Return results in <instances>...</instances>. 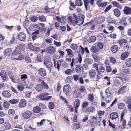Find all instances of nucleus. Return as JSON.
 <instances>
[{
  "label": "nucleus",
  "instance_id": "58836bf2",
  "mask_svg": "<svg viewBox=\"0 0 131 131\" xmlns=\"http://www.w3.org/2000/svg\"><path fill=\"white\" fill-rule=\"evenodd\" d=\"M3 105L4 108H7L9 106L10 104L9 103L7 102H4Z\"/></svg>",
  "mask_w": 131,
  "mask_h": 131
},
{
  "label": "nucleus",
  "instance_id": "37998d69",
  "mask_svg": "<svg viewBox=\"0 0 131 131\" xmlns=\"http://www.w3.org/2000/svg\"><path fill=\"white\" fill-rule=\"evenodd\" d=\"M48 107L50 109H53L54 107V103L52 102H50L49 103Z\"/></svg>",
  "mask_w": 131,
  "mask_h": 131
},
{
  "label": "nucleus",
  "instance_id": "473e14b6",
  "mask_svg": "<svg viewBox=\"0 0 131 131\" xmlns=\"http://www.w3.org/2000/svg\"><path fill=\"white\" fill-rule=\"evenodd\" d=\"M39 20L41 21H45L46 20V18L43 15L40 16L38 17Z\"/></svg>",
  "mask_w": 131,
  "mask_h": 131
},
{
  "label": "nucleus",
  "instance_id": "9b49d317",
  "mask_svg": "<svg viewBox=\"0 0 131 131\" xmlns=\"http://www.w3.org/2000/svg\"><path fill=\"white\" fill-rule=\"evenodd\" d=\"M12 52V49L10 48H8L6 49L4 53L5 56H9L11 54Z\"/></svg>",
  "mask_w": 131,
  "mask_h": 131
},
{
  "label": "nucleus",
  "instance_id": "39448f33",
  "mask_svg": "<svg viewBox=\"0 0 131 131\" xmlns=\"http://www.w3.org/2000/svg\"><path fill=\"white\" fill-rule=\"evenodd\" d=\"M55 50L56 48L55 47L51 46L48 47L46 49L47 52L50 54L53 53L55 52Z\"/></svg>",
  "mask_w": 131,
  "mask_h": 131
},
{
  "label": "nucleus",
  "instance_id": "e433bc0d",
  "mask_svg": "<svg viewBox=\"0 0 131 131\" xmlns=\"http://www.w3.org/2000/svg\"><path fill=\"white\" fill-rule=\"evenodd\" d=\"M106 70L107 72H110L112 71V69L110 65L106 66H105Z\"/></svg>",
  "mask_w": 131,
  "mask_h": 131
},
{
  "label": "nucleus",
  "instance_id": "7c9ffc66",
  "mask_svg": "<svg viewBox=\"0 0 131 131\" xmlns=\"http://www.w3.org/2000/svg\"><path fill=\"white\" fill-rule=\"evenodd\" d=\"M126 86H122L121 88L118 91L119 92H121V93H123L125 92L126 89Z\"/></svg>",
  "mask_w": 131,
  "mask_h": 131
},
{
  "label": "nucleus",
  "instance_id": "49530a36",
  "mask_svg": "<svg viewBox=\"0 0 131 131\" xmlns=\"http://www.w3.org/2000/svg\"><path fill=\"white\" fill-rule=\"evenodd\" d=\"M88 100L91 102H93V97L92 94H90L88 96Z\"/></svg>",
  "mask_w": 131,
  "mask_h": 131
},
{
  "label": "nucleus",
  "instance_id": "7ed1b4c3",
  "mask_svg": "<svg viewBox=\"0 0 131 131\" xmlns=\"http://www.w3.org/2000/svg\"><path fill=\"white\" fill-rule=\"evenodd\" d=\"M84 18L82 16H78L77 19L75 20V23H76L77 25L80 26L82 25L84 23Z\"/></svg>",
  "mask_w": 131,
  "mask_h": 131
},
{
  "label": "nucleus",
  "instance_id": "6e6552de",
  "mask_svg": "<svg viewBox=\"0 0 131 131\" xmlns=\"http://www.w3.org/2000/svg\"><path fill=\"white\" fill-rule=\"evenodd\" d=\"M38 73L41 76H44L46 74V70L43 68H40L38 70Z\"/></svg>",
  "mask_w": 131,
  "mask_h": 131
},
{
  "label": "nucleus",
  "instance_id": "a18cd8bd",
  "mask_svg": "<svg viewBox=\"0 0 131 131\" xmlns=\"http://www.w3.org/2000/svg\"><path fill=\"white\" fill-rule=\"evenodd\" d=\"M18 101L17 99H14L11 100L9 101L10 103L13 104H15L17 103Z\"/></svg>",
  "mask_w": 131,
  "mask_h": 131
},
{
  "label": "nucleus",
  "instance_id": "f8f14e48",
  "mask_svg": "<svg viewBox=\"0 0 131 131\" xmlns=\"http://www.w3.org/2000/svg\"><path fill=\"white\" fill-rule=\"evenodd\" d=\"M26 101L24 99L21 100L19 104V107L20 108H23L25 107L26 105Z\"/></svg>",
  "mask_w": 131,
  "mask_h": 131
},
{
  "label": "nucleus",
  "instance_id": "bf43d9fd",
  "mask_svg": "<svg viewBox=\"0 0 131 131\" xmlns=\"http://www.w3.org/2000/svg\"><path fill=\"white\" fill-rule=\"evenodd\" d=\"M125 106V104L123 103H120L118 104V108L120 109H122Z\"/></svg>",
  "mask_w": 131,
  "mask_h": 131
},
{
  "label": "nucleus",
  "instance_id": "c85d7f7f",
  "mask_svg": "<svg viewBox=\"0 0 131 131\" xmlns=\"http://www.w3.org/2000/svg\"><path fill=\"white\" fill-rule=\"evenodd\" d=\"M125 63L128 67L131 66V58H128L126 61Z\"/></svg>",
  "mask_w": 131,
  "mask_h": 131
},
{
  "label": "nucleus",
  "instance_id": "20e7f679",
  "mask_svg": "<svg viewBox=\"0 0 131 131\" xmlns=\"http://www.w3.org/2000/svg\"><path fill=\"white\" fill-rule=\"evenodd\" d=\"M18 38L20 41H24L26 38V36L25 33L21 32L18 35Z\"/></svg>",
  "mask_w": 131,
  "mask_h": 131
},
{
  "label": "nucleus",
  "instance_id": "a211bd4d",
  "mask_svg": "<svg viewBox=\"0 0 131 131\" xmlns=\"http://www.w3.org/2000/svg\"><path fill=\"white\" fill-rule=\"evenodd\" d=\"M110 118L112 119H116L118 117V114L116 112H114L110 114Z\"/></svg>",
  "mask_w": 131,
  "mask_h": 131
},
{
  "label": "nucleus",
  "instance_id": "0eeeda50",
  "mask_svg": "<svg viewBox=\"0 0 131 131\" xmlns=\"http://www.w3.org/2000/svg\"><path fill=\"white\" fill-rule=\"evenodd\" d=\"M105 71V68L104 67L102 66H100L97 72L98 75H101L102 74V73H103Z\"/></svg>",
  "mask_w": 131,
  "mask_h": 131
},
{
  "label": "nucleus",
  "instance_id": "c03bdc74",
  "mask_svg": "<svg viewBox=\"0 0 131 131\" xmlns=\"http://www.w3.org/2000/svg\"><path fill=\"white\" fill-rule=\"evenodd\" d=\"M54 65L55 68H57L58 70L59 71V70L60 67L61 66V62H58L57 63L56 65L55 63Z\"/></svg>",
  "mask_w": 131,
  "mask_h": 131
},
{
  "label": "nucleus",
  "instance_id": "e2e57ef3",
  "mask_svg": "<svg viewBox=\"0 0 131 131\" xmlns=\"http://www.w3.org/2000/svg\"><path fill=\"white\" fill-rule=\"evenodd\" d=\"M88 105V103L86 102H83L82 105V107L83 108L86 107Z\"/></svg>",
  "mask_w": 131,
  "mask_h": 131
},
{
  "label": "nucleus",
  "instance_id": "4d7b16f0",
  "mask_svg": "<svg viewBox=\"0 0 131 131\" xmlns=\"http://www.w3.org/2000/svg\"><path fill=\"white\" fill-rule=\"evenodd\" d=\"M112 4L114 6H116L117 7H118L119 6V3L116 1H113L112 2Z\"/></svg>",
  "mask_w": 131,
  "mask_h": 131
},
{
  "label": "nucleus",
  "instance_id": "338daca9",
  "mask_svg": "<svg viewBox=\"0 0 131 131\" xmlns=\"http://www.w3.org/2000/svg\"><path fill=\"white\" fill-rule=\"evenodd\" d=\"M68 107L69 108V110L71 112H73V111L74 110L73 107L71 105L69 104L67 105Z\"/></svg>",
  "mask_w": 131,
  "mask_h": 131
},
{
  "label": "nucleus",
  "instance_id": "4c0bfd02",
  "mask_svg": "<svg viewBox=\"0 0 131 131\" xmlns=\"http://www.w3.org/2000/svg\"><path fill=\"white\" fill-rule=\"evenodd\" d=\"M41 83L42 84V85H43L44 87L46 89H48V86L47 84L45 83L43 80H41Z\"/></svg>",
  "mask_w": 131,
  "mask_h": 131
},
{
  "label": "nucleus",
  "instance_id": "423d86ee",
  "mask_svg": "<svg viewBox=\"0 0 131 131\" xmlns=\"http://www.w3.org/2000/svg\"><path fill=\"white\" fill-rule=\"evenodd\" d=\"M44 62L46 67L50 71L52 69L51 67H52V62L48 60H44Z\"/></svg>",
  "mask_w": 131,
  "mask_h": 131
},
{
  "label": "nucleus",
  "instance_id": "6e6d98bb",
  "mask_svg": "<svg viewBox=\"0 0 131 131\" xmlns=\"http://www.w3.org/2000/svg\"><path fill=\"white\" fill-rule=\"evenodd\" d=\"M66 50L69 55L71 56L73 54V52L70 49H66Z\"/></svg>",
  "mask_w": 131,
  "mask_h": 131
},
{
  "label": "nucleus",
  "instance_id": "4be33fe9",
  "mask_svg": "<svg viewBox=\"0 0 131 131\" xmlns=\"http://www.w3.org/2000/svg\"><path fill=\"white\" fill-rule=\"evenodd\" d=\"M92 59L90 58H86L84 60V62L85 63L88 64H91L92 63Z\"/></svg>",
  "mask_w": 131,
  "mask_h": 131
},
{
  "label": "nucleus",
  "instance_id": "b1692460",
  "mask_svg": "<svg viewBox=\"0 0 131 131\" xmlns=\"http://www.w3.org/2000/svg\"><path fill=\"white\" fill-rule=\"evenodd\" d=\"M96 40V38L95 36H92L89 39L88 41L90 43H92L94 42Z\"/></svg>",
  "mask_w": 131,
  "mask_h": 131
},
{
  "label": "nucleus",
  "instance_id": "3c124183",
  "mask_svg": "<svg viewBox=\"0 0 131 131\" xmlns=\"http://www.w3.org/2000/svg\"><path fill=\"white\" fill-rule=\"evenodd\" d=\"M49 94L46 93H43L42 94H41L39 95V97H41L42 99H43L42 98L43 97L45 98V96L49 95Z\"/></svg>",
  "mask_w": 131,
  "mask_h": 131
},
{
  "label": "nucleus",
  "instance_id": "052dcab7",
  "mask_svg": "<svg viewBox=\"0 0 131 131\" xmlns=\"http://www.w3.org/2000/svg\"><path fill=\"white\" fill-rule=\"evenodd\" d=\"M28 47L29 49H31L32 50L34 48V46L32 45V43L31 42L29 43Z\"/></svg>",
  "mask_w": 131,
  "mask_h": 131
},
{
  "label": "nucleus",
  "instance_id": "0e129e2a",
  "mask_svg": "<svg viewBox=\"0 0 131 131\" xmlns=\"http://www.w3.org/2000/svg\"><path fill=\"white\" fill-rule=\"evenodd\" d=\"M122 122V125L123 127H125L126 125V120L125 119L121 120Z\"/></svg>",
  "mask_w": 131,
  "mask_h": 131
},
{
  "label": "nucleus",
  "instance_id": "ddd939ff",
  "mask_svg": "<svg viewBox=\"0 0 131 131\" xmlns=\"http://www.w3.org/2000/svg\"><path fill=\"white\" fill-rule=\"evenodd\" d=\"M2 94L3 96L5 97L10 98L11 96L10 93L7 91H4L2 92Z\"/></svg>",
  "mask_w": 131,
  "mask_h": 131
},
{
  "label": "nucleus",
  "instance_id": "6ab92c4d",
  "mask_svg": "<svg viewBox=\"0 0 131 131\" xmlns=\"http://www.w3.org/2000/svg\"><path fill=\"white\" fill-rule=\"evenodd\" d=\"M128 55L129 53L128 52L126 51L123 52L121 56V59L123 60H124L125 58L128 57Z\"/></svg>",
  "mask_w": 131,
  "mask_h": 131
},
{
  "label": "nucleus",
  "instance_id": "2eb2a0df",
  "mask_svg": "<svg viewBox=\"0 0 131 131\" xmlns=\"http://www.w3.org/2000/svg\"><path fill=\"white\" fill-rule=\"evenodd\" d=\"M11 127V125L8 122H5L3 125V128L5 130H8Z\"/></svg>",
  "mask_w": 131,
  "mask_h": 131
},
{
  "label": "nucleus",
  "instance_id": "9d476101",
  "mask_svg": "<svg viewBox=\"0 0 131 131\" xmlns=\"http://www.w3.org/2000/svg\"><path fill=\"white\" fill-rule=\"evenodd\" d=\"M124 13L126 15H128L131 14V8L127 6L124 7L123 10Z\"/></svg>",
  "mask_w": 131,
  "mask_h": 131
},
{
  "label": "nucleus",
  "instance_id": "4468645a",
  "mask_svg": "<svg viewBox=\"0 0 131 131\" xmlns=\"http://www.w3.org/2000/svg\"><path fill=\"white\" fill-rule=\"evenodd\" d=\"M89 76L90 77L93 78L96 75V72L95 70L94 69H91L89 72Z\"/></svg>",
  "mask_w": 131,
  "mask_h": 131
},
{
  "label": "nucleus",
  "instance_id": "09e8293b",
  "mask_svg": "<svg viewBox=\"0 0 131 131\" xmlns=\"http://www.w3.org/2000/svg\"><path fill=\"white\" fill-rule=\"evenodd\" d=\"M25 59L26 62L27 63H30L31 62V58L29 57H26Z\"/></svg>",
  "mask_w": 131,
  "mask_h": 131
},
{
  "label": "nucleus",
  "instance_id": "cd10ccee",
  "mask_svg": "<svg viewBox=\"0 0 131 131\" xmlns=\"http://www.w3.org/2000/svg\"><path fill=\"white\" fill-rule=\"evenodd\" d=\"M110 62L113 64H115L116 62V59L113 57H111L110 58Z\"/></svg>",
  "mask_w": 131,
  "mask_h": 131
},
{
  "label": "nucleus",
  "instance_id": "ea45409f",
  "mask_svg": "<svg viewBox=\"0 0 131 131\" xmlns=\"http://www.w3.org/2000/svg\"><path fill=\"white\" fill-rule=\"evenodd\" d=\"M80 127V124L79 123H74L73 124V128H75L78 129Z\"/></svg>",
  "mask_w": 131,
  "mask_h": 131
},
{
  "label": "nucleus",
  "instance_id": "de8ad7c7",
  "mask_svg": "<svg viewBox=\"0 0 131 131\" xmlns=\"http://www.w3.org/2000/svg\"><path fill=\"white\" fill-rule=\"evenodd\" d=\"M17 87L19 91H22L24 89V87L22 85H18Z\"/></svg>",
  "mask_w": 131,
  "mask_h": 131
},
{
  "label": "nucleus",
  "instance_id": "412c9836",
  "mask_svg": "<svg viewBox=\"0 0 131 131\" xmlns=\"http://www.w3.org/2000/svg\"><path fill=\"white\" fill-rule=\"evenodd\" d=\"M90 50L92 52L96 53L98 52L99 49L96 46H93L91 48Z\"/></svg>",
  "mask_w": 131,
  "mask_h": 131
},
{
  "label": "nucleus",
  "instance_id": "f257e3e1",
  "mask_svg": "<svg viewBox=\"0 0 131 131\" xmlns=\"http://www.w3.org/2000/svg\"><path fill=\"white\" fill-rule=\"evenodd\" d=\"M32 114V113L31 111L26 110L23 113L22 115L24 118L28 119L31 117Z\"/></svg>",
  "mask_w": 131,
  "mask_h": 131
},
{
  "label": "nucleus",
  "instance_id": "2f4dec72",
  "mask_svg": "<svg viewBox=\"0 0 131 131\" xmlns=\"http://www.w3.org/2000/svg\"><path fill=\"white\" fill-rule=\"evenodd\" d=\"M75 71L77 73L81 72V69L80 65H77L75 68Z\"/></svg>",
  "mask_w": 131,
  "mask_h": 131
},
{
  "label": "nucleus",
  "instance_id": "5701e85b",
  "mask_svg": "<svg viewBox=\"0 0 131 131\" xmlns=\"http://www.w3.org/2000/svg\"><path fill=\"white\" fill-rule=\"evenodd\" d=\"M95 111V108L94 107L91 106L86 109V112L89 113L94 112Z\"/></svg>",
  "mask_w": 131,
  "mask_h": 131
},
{
  "label": "nucleus",
  "instance_id": "c9c22d12",
  "mask_svg": "<svg viewBox=\"0 0 131 131\" xmlns=\"http://www.w3.org/2000/svg\"><path fill=\"white\" fill-rule=\"evenodd\" d=\"M46 120L45 119H44L40 121V122H37V124L38 126H40L43 124L45 123V122Z\"/></svg>",
  "mask_w": 131,
  "mask_h": 131
},
{
  "label": "nucleus",
  "instance_id": "aec40b11",
  "mask_svg": "<svg viewBox=\"0 0 131 131\" xmlns=\"http://www.w3.org/2000/svg\"><path fill=\"white\" fill-rule=\"evenodd\" d=\"M43 89V87L42 85L41 84H37L35 87L36 90L38 92L41 91Z\"/></svg>",
  "mask_w": 131,
  "mask_h": 131
},
{
  "label": "nucleus",
  "instance_id": "5fc2aeb1",
  "mask_svg": "<svg viewBox=\"0 0 131 131\" xmlns=\"http://www.w3.org/2000/svg\"><path fill=\"white\" fill-rule=\"evenodd\" d=\"M125 102L128 105L131 103V99L127 98L125 100Z\"/></svg>",
  "mask_w": 131,
  "mask_h": 131
},
{
  "label": "nucleus",
  "instance_id": "1a4fd4ad",
  "mask_svg": "<svg viewBox=\"0 0 131 131\" xmlns=\"http://www.w3.org/2000/svg\"><path fill=\"white\" fill-rule=\"evenodd\" d=\"M0 75L3 79V82L4 81H6V79L7 78V76L5 71L2 70L0 73Z\"/></svg>",
  "mask_w": 131,
  "mask_h": 131
},
{
  "label": "nucleus",
  "instance_id": "774afa93",
  "mask_svg": "<svg viewBox=\"0 0 131 131\" xmlns=\"http://www.w3.org/2000/svg\"><path fill=\"white\" fill-rule=\"evenodd\" d=\"M32 51H34L36 52H38L40 51V48L38 47L34 48Z\"/></svg>",
  "mask_w": 131,
  "mask_h": 131
},
{
  "label": "nucleus",
  "instance_id": "680f3d73",
  "mask_svg": "<svg viewBox=\"0 0 131 131\" xmlns=\"http://www.w3.org/2000/svg\"><path fill=\"white\" fill-rule=\"evenodd\" d=\"M83 1L85 8L87 10V9L88 4V0H83Z\"/></svg>",
  "mask_w": 131,
  "mask_h": 131
},
{
  "label": "nucleus",
  "instance_id": "13d9d810",
  "mask_svg": "<svg viewBox=\"0 0 131 131\" xmlns=\"http://www.w3.org/2000/svg\"><path fill=\"white\" fill-rule=\"evenodd\" d=\"M107 3L105 2L103 3H101L100 4V6L102 7H105L107 4Z\"/></svg>",
  "mask_w": 131,
  "mask_h": 131
},
{
  "label": "nucleus",
  "instance_id": "bb28decb",
  "mask_svg": "<svg viewBox=\"0 0 131 131\" xmlns=\"http://www.w3.org/2000/svg\"><path fill=\"white\" fill-rule=\"evenodd\" d=\"M41 111V108L39 106H36L34 107L33 111L35 113H39Z\"/></svg>",
  "mask_w": 131,
  "mask_h": 131
},
{
  "label": "nucleus",
  "instance_id": "393cba45",
  "mask_svg": "<svg viewBox=\"0 0 131 131\" xmlns=\"http://www.w3.org/2000/svg\"><path fill=\"white\" fill-rule=\"evenodd\" d=\"M80 101L78 99H77L74 102V105L76 108H78L80 104Z\"/></svg>",
  "mask_w": 131,
  "mask_h": 131
},
{
  "label": "nucleus",
  "instance_id": "f03ea898",
  "mask_svg": "<svg viewBox=\"0 0 131 131\" xmlns=\"http://www.w3.org/2000/svg\"><path fill=\"white\" fill-rule=\"evenodd\" d=\"M70 90L71 87L69 85L66 84L63 88V91L66 95L70 94Z\"/></svg>",
  "mask_w": 131,
  "mask_h": 131
},
{
  "label": "nucleus",
  "instance_id": "a878e982",
  "mask_svg": "<svg viewBox=\"0 0 131 131\" xmlns=\"http://www.w3.org/2000/svg\"><path fill=\"white\" fill-rule=\"evenodd\" d=\"M118 42L119 43L120 46H121L123 43H126L127 42V41L125 39H122L118 41Z\"/></svg>",
  "mask_w": 131,
  "mask_h": 131
},
{
  "label": "nucleus",
  "instance_id": "8fccbe9b",
  "mask_svg": "<svg viewBox=\"0 0 131 131\" xmlns=\"http://www.w3.org/2000/svg\"><path fill=\"white\" fill-rule=\"evenodd\" d=\"M15 113V111L13 109H10L8 112V114L9 115H13Z\"/></svg>",
  "mask_w": 131,
  "mask_h": 131
},
{
  "label": "nucleus",
  "instance_id": "864d4df0",
  "mask_svg": "<svg viewBox=\"0 0 131 131\" xmlns=\"http://www.w3.org/2000/svg\"><path fill=\"white\" fill-rule=\"evenodd\" d=\"M114 19L110 17H109L107 19V21L109 23H114Z\"/></svg>",
  "mask_w": 131,
  "mask_h": 131
},
{
  "label": "nucleus",
  "instance_id": "72a5a7b5",
  "mask_svg": "<svg viewBox=\"0 0 131 131\" xmlns=\"http://www.w3.org/2000/svg\"><path fill=\"white\" fill-rule=\"evenodd\" d=\"M75 2V4L78 6H81L82 4V2L81 0H77Z\"/></svg>",
  "mask_w": 131,
  "mask_h": 131
},
{
  "label": "nucleus",
  "instance_id": "79ce46f5",
  "mask_svg": "<svg viewBox=\"0 0 131 131\" xmlns=\"http://www.w3.org/2000/svg\"><path fill=\"white\" fill-rule=\"evenodd\" d=\"M97 46L99 49H102L103 47V45L101 42H99L97 44Z\"/></svg>",
  "mask_w": 131,
  "mask_h": 131
},
{
  "label": "nucleus",
  "instance_id": "f704fd0d",
  "mask_svg": "<svg viewBox=\"0 0 131 131\" xmlns=\"http://www.w3.org/2000/svg\"><path fill=\"white\" fill-rule=\"evenodd\" d=\"M31 20L33 22H36L38 20V17L35 16H32L30 18Z\"/></svg>",
  "mask_w": 131,
  "mask_h": 131
},
{
  "label": "nucleus",
  "instance_id": "603ef678",
  "mask_svg": "<svg viewBox=\"0 0 131 131\" xmlns=\"http://www.w3.org/2000/svg\"><path fill=\"white\" fill-rule=\"evenodd\" d=\"M71 48L73 50H75L77 48V46L76 44H73L71 45Z\"/></svg>",
  "mask_w": 131,
  "mask_h": 131
},
{
  "label": "nucleus",
  "instance_id": "c756f323",
  "mask_svg": "<svg viewBox=\"0 0 131 131\" xmlns=\"http://www.w3.org/2000/svg\"><path fill=\"white\" fill-rule=\"evenodd\" d=\"M131 47L129 44L128 43L125 44L124 45V48L125 50H128L131 48Z\"/></svg>",
  "mask_w": 131,
  "mask_h": 131
},
{
  "label": "nucleus",
  "instance_id": "69168bd1",
  "mask_svg": "<svg viewBox=\"0 0 131 131\" xmlns=\"http://www.w3.org/2000/svg\"><path fill=\"white\" fill-rule=\"evenodd\" d=\"M23 58V56L22 54H20L19 57L15 59L16 60H21Z\"/></svg>",
  "mask_w": 131,
  "mask_h": 131
},
{
  "label": "nucleus",
  "instance_id": "f3484780",
  "mask_svg": "<svg viewBox=\"0 0 131 131\" xmlns=\"http://www.w3.org/2000/svg\"><path fill=\"white\" fill-rule=\"evenodd\" d=\"M114 15L117 17L120 16L121 14V13L119 9L118 8H115L114 10Z\"/></svg>",
  "mask_w": 131,
  "mask_h": 131
},
{
  "label": "nucleus",
  "instance_id": "dca6fc26",
  "mask_svg": "<svg viewBox=\"0 0 131 131\" xmlns=\"http://www.w3.org/2000/svg\"><path fill=\"white\" fill-rule=\"evenodd\" d=\"M118 50V46L116 45H113L111 47V50L113 53H115L117 52Z\"/></svg>",
  "mask_w": 131,
  "mask_h": 131
},
{
  "label": "nucleus",
  "instance_id": "a19ab883",
  "mask_svg": "<svg viewBox=\"0 0 131 131\" xmlns=\"http://www.w3.org/2000/svg\"><path fill=\"white\" fill-rule=\"evenodd\" d=\"M99 118L97 119L96 120H95V123L98 126H100L101 124V117H99Z\"/></svg>",
  "mask_w": 131,
  "mask_h": 131
}]
</instances>
